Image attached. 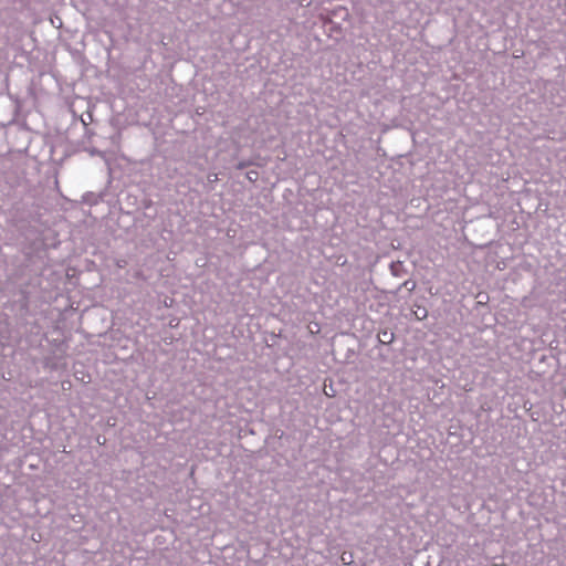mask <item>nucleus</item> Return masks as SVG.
I'll use <instances>...</instances> for the list:
<instances>
[{
  "label": "nucleus",
  "mask_w": 566,
  "mask_h": 566,
  "mask_svg": "<svg viewBox=\"0 0 566 566\" xmlns=\"http://www.w3.org/2000/svg\"><path fill=\"white\" fill-rule=\"evenodd\" d=\"M402 285L410 291L413 290L416 286V284L413 282H409V281H406Z\"/></svg>",
  "instance_id": "f257e3e1"
},
{
  "label": "nucleus",
  "mask_w": 566,
  "mask_h": 566,
  "mask_svg": "<svg viewBox=\"0 0 566 566\" xmlns=\"http://www.w3.org/2000/svg\"><path fill=\"white\" fill-rule=\"evenodd\" d=\"M342 560H343V563H345V564H350V563H352V556H349V559H348V557H345V554H343V555H342Z\"/></svg>",
  "instance_id": "f03ea898"
},
{
  "label": "nucleus",
  "mask_w": 566,
  "mask_h": 566,
  "mask_svg": "<svg viewBox=\"0 0 566 566\" xmlns=\"http://www.w3.org/2000/svg\"><path fill=\"white\" fill-rule=\"evenodd\" d=\"M426 316H427V311L423 308V311H422V315H421V316H419V315H418V318H419V319H422V318H424Z\"/></svg>",
  "instance_id": "7ed1b4c3"
}]
</instances>
